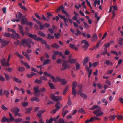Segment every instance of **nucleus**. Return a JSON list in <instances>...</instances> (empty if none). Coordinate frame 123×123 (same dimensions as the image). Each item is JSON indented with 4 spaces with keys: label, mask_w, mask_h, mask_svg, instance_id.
Segmentation results:
<instances>
[{
    "label": "nucleus",
    "mask_w": 123,
    "mask_h": 123,
    "mask_svg": "<svg viewBox=\"0 0 123 123\" xmlns=\"http://www.w3.org/2000/svg\"><path fill=\"white\" fill-rule=\"evenodd\" d=\"M34 92L33 95L35 96H38L40 94V93H39L40 92H45L46 91L44 87H43L40 89L39 90V87H33Z\"/></svg>",
    "instance_id": "nucleus-1"
},
{
    "label": "nucleus",
    "mask_w": 123,
    "mask_h": 123,
    "mask_svg": "<svg viewBox=\"0 0 123 123\" xmlns=\"http://www.w3.org/2000/svg\"><path fill=\"white\" fill-rule=\"evenodd\" d=\"M22 40L23 43H25L26 45L30 49L31 48V46L30 43H31L32 45H33L34 44V42L32 41L31 39L30 38H28L27 40H26L25 38L22 39Z\"/></svg>",
    "instance_id": "nucleus-2"
},
{
    "label": "nucleus",
    "mask_w": 123,
    "mask_h": 123,
    "mask_svg": "<svg viewBox=\"0 0 123 123\" xmlns=\"http://www.w3.org/2000/svg\"><path fill=\"white\" fill-rule=\"evenodd\" d=\"M101 107H100L94 110L93 112V113L97 117L101 116L103 114V113L102 111H100L101 110Z\"/></svg>",
    "instance_id": "nucleus-3"
},
{
    "label": "nucleus",
    "mask_w": 123,
    "mask_h": 123,
    "mask_svg": "<svg viewBox=\"0 0 123 123\" xmlns=\"http://www.w3.org/2000/svg\"><path fill=\"white\" fill-rule=\"evenodd\" d=\"M50 96L53 100L55 101H59L61 100L62 99V97L58 96H55L53 94H51Z\"/></svg>",
    "instance_id": "nucleus-4"
},
{
    "label": "nucleus",
    "mask_w": 123,
    "mask_h": 123,
    "mask_svg": "<svg viewBox=\"0 0 123 123\" xmlns=\"http://www.w3.org/2000/svg\"><path fill=\"white\" fill-rule=\"evenodd\" d=\"M63 62L62 64L63 68H62L61 69V70L62 71L67 68H69L70 67L69 65L67 64V61L66 60H63Z\"/></svg>",
    "instance_id": "nucleus-5"
},
{
    "label": "nucleus",
    "mask_w": 123,
    "mask_h": 123,
    "mask_svg": "<svg viewBox=\"0 0 123 123\" xmlns=\"http://www.w3.org/2000/svg\"><path fill=\"white\" fill-rule=\"evenodd\" d=\"M39 26L40 27V29L42 30L44 29L45 27L47 28L50 27V25L49 24L47 23H45L44 25H43L41 23Z\"/></svg>",
    "instance_id": "nucleus-6"
},
{
    "label": "nucleus",
    "mask_w": 123,
    "mask_h": 123,
    "mask_svg": "<svg viewBox=\"0 0 123 123\" xmlns=\"http://www.w3.org/2000/svg\"><path fill=\"white\" fill-rule=\"evenodd\" d=\"M44 75L46 76L49 77L52 80L53 82H55L56 80H55V78L54 76H52L50 74L48 73L46 71L44 73Z\"/></svg>",
    "instance_id": "nucleus-7"
},
{
    "label": "nucleus",
    "mask_w": 123,
    "mask_h": 123,
    "mask_svg": "<svg viewBox=\"0 0 123 123\" xmlns=\"http://www.w3.org/2000/svg\"><path fill=\"white\" fill-rule=\"evenodd\" d=\"M11 37L16 39L20 38V36L17 33L15 32V33L13 34H11Z\"/></svg>",
    "instance_id": "nucleus-8"
},
{
    "label": "nucleus",
    "mask_w": 123,
    "mask_h": 123,
    "mask_svg": "<svg viewBox=\"0 0 123 123\" xmlns=\"http://www.w3.org/2000/svg\"><path fill=\"white\" fill-rule=\"evenodd\" d=\"M6 59L4 58H3L1 61V63L2 66L5 67H9L10 64L6 62Z\"/></svg>",
    "instance_id": "nucleus-9"
},
{
    "label": "nucleus",
    "mask_w": 123,
    "mask_h": 123,
    "mask_svg": "<svg viewBox=\"0 0 123 123\" xmlns=\"http://www.w3.org/2000/svg\"><path fill=\"white\" fill-rule=\"evenodd\" d=\"M1 42L2 43L1 46L3 47L7 45L9 43V41L4 39H2L1 41Z\"/></svg>",
    "instance_id": "nucleus-10"
},
{
    "label": "nucleus",
    "mask_w": 123,
    "mask_h": 123,
    "mask_svg": "<svg viewBox=\"0 0 123 123\" xmlns=\"http://www.w3.org/2000/svg\"><path fill=\"white\" fill-rule=\"evenodd\" d=\"M24 34H25L26 35L29 36L31 38H34L35 37H37V36L36 35H33L31 34L28 32L27 31H25L24 32Z\"/></svg>",
    "instance_id": "nucleus-11"
},
{
    "label": "nucleus",
    "mask_w": 123,
    "mask_h": 123,
    "mask_svg": "<svg viewBox=\"0 0 123 123\" xmlns=\"http://www.w3.org/2000/svg\"><path fill=\"white\" fill-rule=\"evenodd\" d=\"M21 23L22 25L27 24V18L25 16H23L21 19Z\"/></svg>",
    "instance_id": "nucleus-12"
},
{
    "label": "nucleus",
    "mask_w": 123,
    "mask_h": 123,
    "mask_svg": "<svg viewBox=\"0 0 123 123\" xmlns=\"http://www.w3.org/2000/svg\"><path fill=\"white\" fill-rule=\"evenodd\" d=\"M1 122L2 123H4L5 122H6L8 123L12 122L9 119L6 118L5 116L3 117L1 120Z\"/></svg>",
    "instance_id": "nucleus-13"
},
{
    "label": "nucleus",
    "mask_w": 123,
    "mask_h": 123,
    "mask_svg": "<svg viewBox=\"0 0 123 123\" xmlns=\"http://www.w3.org/2000/svg\"><path fill=\"white\" fill-rule=\"evenodd\" d=\"M98 38V37L97 34L96 33H94L92 37V42H95L97 40Z\"/></svg>",
    "instance_id": "nucleus-14"
},
{
    "label": "nucleus",
    "mask_w": 123,
    "mask_h": 123,
    "mask_svg": "<svg viewBox=\"0 0 123 123\" xmlns=\"http://www.w3.org/2000/svg\"><path fill=\"white\" fill-rule=\"evenodd\" d=\"M89 60V58L88 56H86L83 59V65L84 66L86 65Z\"/></svg>",
    "instance_id": "nucleus-15"
},
{
    "label": "nucleus",
    "mask_w": 123,
    "mask_h": 123,
    "mask_svg": "<svg viewBox=\"0 0 123 123\" xmlns=\"http://www.w3.org/2000/svg\"><path fill=\"white\" fill-rule=\"evenodd\" d=\"M18 25V29L19 30L20 32L21 33L22 36H24V34L23 29V27L19 24Z\"/></svg>",
    "instance_id": "nucleus-16"
},
{
    "label": "nucleus",
    "mask_w": 123,
    "mask_h": 123,
    "mask_svg": "<svg viewBox=\"0 0 123 123\" xmlns=\"http://www.w3.org/2000/svg\"><path fill=\"white\" fill-rule=\"evenodd\" d=\"M19 111V109L17 107L13 108L11 110V111L13 113H14V114H15L17 112Z\"/></svg>",
    "instance_id": "nucleus-17"
},
{
    "label": "nucleus",
    "mask_w": 123,
    "mask_h": 123,
    "mask_svg": "<svg viewBox=\"0 0 123 123\" xmlns=\"http://www.w3.org/2000/svg\"><path fill=\"white\" fill-rule=\"evenodd\" d=\"M76 61V59H72L69 58L68 59V62L71 64L75 63Z\"/></svg>",
    "instance_id": "nucleus-18"
},
{
    "label": "nucleus",
    "mask_w": 123,
    "mask_h": 123,
    "mask_svg": "<svg viewBox=\"0 0 123 123\" xmlns=\"http://www.w3.org/2000/svg\"><path fill=\"white\" fill-rule=\"evenodd\" d=\"M53 53L55 55H59L60 56H61L63 55V54L62 53L58 51H53Z\"/></svg>",
    "instance_id": "nucleus-19"
},
{
    "label": "nucleus",
    "mask_w": 123,
    "mask_h": 123,
    "mask_svg": "<svg viewBox=\"0 0 123 123\" xmlns=\"http://www.w3.org/2000/svg\"><path fill=\"white\" fill-rule=\"evenodd\" d=\"M23 16H22V13L19 12L18 13V15L17 14H16V17L17 18H18L21 19V18H22V17Z\"/></svg>",
    "instance_id": "nucleus-20"
},
{
    "label": "nucleus",
    "mask_w": 123,
    "mask_h": 123,
    "mask_svg": "<svg viewBox=\"0 0 123 123\" xmlns=\"http://www.w3.org/2000/svg\"><path fill=\"white\" fill-rule=\"evenodd\" d=\"M45 111V110L40 111H39L37 113V115L39 118H41V115Z\"/></svg>",
    "instance_id": "nucleus-21"
},
{
    "label": "nucleus",
    "mask_w": 123,
    "mask_h": 123,
    "mask_svg": "<svg viewBox=\"0 0 123 123\" xmlns=\"http://www.w3.org/2000/svg\"><path fill=\"white\" fill-rule=\"evenodd\" d=\"M25 110H26L25 113H30L31 112V111L32 110V108L31 107L30 108H25Z\"/></svg>",
    "instance_id": "nucleus-22"
},
{
    "label": "nucleus",
    "mask_w": 123,
    "mask_h": 123,
    "mask_svg": "<svg viewBox=\"0 0 123 123\" xmlns=\"http://www.w3.org/2000/svg\"><path fill=\"white\" fill-rule=\"evenodd\" d=\"M61 83V84L64 85H65L68 82L67 80L65 81V79H62L60 82Z\"/></svg>",
    "instance_id": "nucleus-23"
},
{
    "label": "nucleus",
    "mask_w": 123,
    "mask_h": 123,
    "mask_svg": "<svg viewBox=\"0 0 123 123\" xmlns=\"http://www.w3.org/2000/svg\"><path fill=\"white\" fill-rule=\"evenodd\" d=\"M104 64H106L107 66H109V65L112 66L113 65V63L111 62H110L108 60H107L105 61V62L104 63Z\"/></svg>",
    "instance_id": "nucleus-24"
},
{
    "label": "nucleus",
    "mask_w": 123,
    "mask_h": 123,
    "mask_svg": "<svg viewBox=\"0 0 123 123\" xmlns=\"http://www.w3.org/2000/svg\"><path fill=\"white\" fill-rule=\"evenodd\" d=\"M22 120L23 119L22 118H19L17 119L14 118V120H13V121L16 123H18L22 122Z\"/></svg>",
    "instance_id": "nucleus-25"
},
{
    "label": "nucleus",
    "mask_w": 123,
    "mask_h": 123,
    "mask_svg": "<svg viewBox=\"0 0 123 123\" xmlns=\"http://www.w3.org/2000/svg\"><path fill=\"white\" fill-rule=\"evenodd\" d=\"M89 45L90 44L87 42L82 47V48L83 49H87Z\"/></svg>",
    "instance_id": "nucleus-26"
},
{
    "label": "nucleus",
    "mask_w": 123,
    "mask_h": 123,
    "mask_svg": "<svg viewBox=\"0 0 123 123\" xmlns=\"http://www.w3.org/2000/svg\"><path fill=\"white\" fill-rule=\"evenodd\" d=\"M51 47L56 49H58L60 47V46L58 45L57 43H55L51 45Z\"/></svg>",
    "instance_id": "nucleus-27"
},
{
    "label": "nucleus",
    "mask_w": 123,
    "mask_h": 123,
    "mask_svg": "<svg viewBox=\"0 0 123 123\" xmlns=\"http://www.w3.org/2000/svg\"><path fill=\"white\" fill-rule=\"evenodd\" d=\"M82 36L84 37H86L87 38H90L91 37L90 35L88 34H87L86 35V34L84 32H83L82 33Z\"/></svg>",
    "instance_id": "nucleus-28"
},
{
    "label": "nucleus",
    "mask_w": 123,
    "mask_h": 123,
    "mask_svg": "<svg viewBox=\"0 0 123 123\" xmlns=\"http://www.w3.org/2000/svg\"><path fill=\"white\" fill-rule=\"evenodd\" d=\"M48 84L50 88L51 89H53L55 88V87L52 83L51 82H49L48 83Z\"/></svg>",
    "instance_id": "nucleus-29"
},
{
    "label": "nucleus",
    "mask_w": 123,
    "mask_h": 123,
    "mask_svg": "<svg viewBox=\"0 0 123 123\" xmlns=\"http://www.w3.org/2000/svg\"><path fill=\"white\" fill-rule=\"evenodd\" d=\"M61 104L59 102H58L56 105H55V107H56V108L58 110L61 107Z\"/></svg>",
    "instance_id": "nucleus-30"
},
{
    "label": "nucleus",
    "mask_w": 123,
    "mask_h": 123,
    "mask_svg": "<svg viewBox=\"0 0 123 123\" xmlns=\"http://www.w3.org/2000/svg\"><path fill=\"white\" fill-rule=\"evenodd\" d=\"M77 85V83L76 81H74L72 84V88H75Z\"/></svg>",
    "instance_id": "nucleus-31"
},
{
    "label": "nucleus",
    "mask_w": 123,
    "mask_h": 123,
    "mask_svg": "<svg viewBox=\"0 0 123 123\" xmlns=\"http://www.w3.org/2000/svg\"><path fill=\"white\" fill-rule=\"evenodd\" d=\"M50 61V60L47 59L44 60L43 62V64L45 65L48 64L49 63Z\"/></svg>",
    "instance_id": "nucleus-32"
},
{
    "label": "nucleus",
    "mask_w": 123,
    "mask_h": 123,
    "mask_svg": "<svg viewBox=\"0 0 123 123\" xmlns=\"http://www.w3.org/2000/svg\"><path fill=\"white\" fill-rule=\"evenodd\" d=\"M21 104L24 107H25L27 106L28 105V102L25 101L21 103Z\"/></svg>",
    "instance_id": "nucleus-33"
},
{
    "label": "nucleus",
    "mask_w": 123,
    "mask_h": 123,
    "mask_svg": "<svg viewBox=\"0 0 123 123\" xmlns=\"http://www.w3.org/2000/svg\"><path fill=\"white\" fill-rule=\"evenodd\" d=\"M13 80L19 83H21L22 82V81L16 77L14 78L13 79Z\"/></svg>",
    "instance_id": "nucleus-34"
},
{
    "label": "nucleus",
    "mask_w": 123,
    "mask_h": 123,
    "mask_svg": "<svg viewBox=\"0 0 123 123\" xmlns=\"http://www.w3.org/2000/svg\"><path fill=\"white\" fill-rule=\"evenodd\" d=\"M80 95L84 99H86L87 98V96L84 93H80Z\"/></svg>",
    "instance_id": "nucleus-35"
},
{
    "label": "nucleus",
    "mask_w": 123,
    "mask_h": 123,
    "mask_svg": "<svg viewBox=\"0 0 123 123\" xmlns=\"http://www.w3.org/2000/svg\"><path fill=\"white\" fill-rule=\"evenodd\" d=\"M4 93L6 96V97L8 98L9 97V95L10 93L7 91L5 90L4 91Z\"/></svg>",
    "instance_id": "nucleus-36"
},
{
    "label": "nucleus",
    "mask_w": 123,
    "mask_h": 123,
    "mask_svg": "<svg viewBox=\"0 0 123 123\" xmlns=\"http://www.w3.org/2000/svg\"><path fill=\"white\" fill-rule=\"evenodd\" d=\"M78 112L82 113L85 114L86 113L84 109L82 108H81L78 110Z\"/></svg>",
    "instance_id": "nucleus-37"
},
{
    "label": "nucleus",
    "mask_w": 123,
    "mask_h": 123,
    "mask_svg": "<svg viewBox=\"0 0 123 123\" xmlns=\"http://www.w3.org/2000/svg\"><path fill=\"white\" fill-rule=\"evenodd\" d=\"M116 116V115H111L109 117V118L110 120L113 121L115 119Z\"/></svg>",
    "instance_id": "nucleus-38"
},
{
    "label": "nucleus",
    "mask_w": 123,
    "mask_h": 123,
    "mask_svg": "<svg viewBox=\"0 0 123 123\" xmlns=\"http://www.w3.org/2000/svg\"><path fill=\"white\" fill-rule=\"evenodd\" d=\"M64 9V8L63 6V5H62L60 6L56 10V12H58L60 10H61L62 11V10H63Z\"/></svg>",
    "instance_id": "nucleus-39"
},
{
    "label": "nucleus",
    "mask_w": 123,
    "mask_h": 123,
    "mask_svg": "<svg viewBox=\"0 0 123 123\" xmlns=\"http://www.w3.org/2000/svg\"><path fill=\"white\" fill-rule=\"evenodd\" d=\"M54 36H51L50 34L48 33L47 34V38L49 39H51L54 38Z\"/></svg>",
    "instance_id": "nucleus-40"
},
{
    "label": "nucleus",
    "mask_w": 123,
    "mask_h": 123,
    "mask_svg": "<svg viewBox=\"0 0 123 123\" xmlns=\"http://www.w3.org/2000/svg\"><path fill=\"white\" fill-rule=\"evenodd\" d=\"M100 107L98 105H94L92 107L91 109H90V110H93L94 109H95L96 108L97 109L99 107Z\"/></svg>",
    "instance_id": "nucleus-41"
},
{
    "label": "nucleus",
    "mask_w": 123,
    "mask_h": 123,
    "mask_svg": "<svg viewBox=\"0 0 123 123\" xmlns=\"http://www.w3.org/2000/svg\"><path fill=\"white\" fill-rule=\"evenodd\" d=\"M69 86L68 85H67L65 87L63 93V94H65V93L68 91V89Z\"/></svg>",
    "instance_id": "nucleus-42"
},
{
    "label": "nucleus",
    "mask_w": 123,
    "mask_h": 123,
    "mask_svg": "<svg viewBox=\"0 0 123 123\" xmlns=\"http://www.w3.org/2000/svg\"><path fill=\"white\" fill-rule=\"evenodd\" d=\"M3 36L5 37H11V34H10L7 32H5Z\"/></svg>",
    "instance_id": "nucleus-43"
},
{
    "label": "nucleus",
    "mask_w": 123,
    "mask_h": 123,
    "mask_svg": "<svg viewBox=\"0 0 123 123\" xmlns=\"http://www.w3.org/2000/svg\"><path fill=\"white\" fill-rule=\"evenodd\" d=\"M34 39L36 41H42V40H43V39L42 38L39 37H35L34 38Z\"/></svg>",
    "instance_id": "nucleus-44"
},
{
    "label": "nucleus",
    "mask_w": 123,
    "mask_h": 123,
    "mask_svg": "<svg viewBox=\"0 0 123 123\" xmlns=\"http://www.w3.org/2000/svg\"><path fill=\"white\" fill-rule=\"evenodd\" d=\"M69 112V111L68 110H66L64 111V110H63V111L62 112V115L63 117H64L66 114L68 113Z\"/></svg>",
    "instance_id": "nucleus-45"
},
{
    "label": "nucleus",
    "mask_w": 123,
    "mask_h": 123,
    "mask_svg": "<svg viewBox=\"0 0 123 123\" xmlns=\"http://www.w3.org/2000/svg\"><path fill=\"white\" fill-rule=\"evenodd\" d=\"M25 69L24 68L19 66V68L18 69V70L19 72H22L24 71Z\"/></svg>",
    "instance_id": "nucleus-46"
},
{
    "label": "nucleus",
    "mask_w": 123,
    "mask_h": 123,
    "mask_svg": "<svg viewBox=\"0 0 123 123\" xmlns=\"http://www.w3.org/2000/svg\"><path fill=\"white\" fill-rule=\"evenodd\" d=\"M15 54L18 57L20 58L21 59H23V58L24 57L23 56L21 55H20L18 52H16Z\"/></svg>",
    "instance_id": "nucleus-47"
},
{
    "label": "nucleus",
    "mask_w": 123,
    "mask_h": 123,
    "mask_svg": "<svg viewBox=\"0 0 123 123\" xmlns=\"http://www.w3.org/2000/svg\"><path fill=\"white\" fill-rule=\"evenodd\" d=\"M9 115L10 117L8 118L10 119L11 121L12 122L14 120V118L13 117L12 115L10 112H9Z\"/></svg>",
    "instance_id": "nucleus-48"
},
{
    "label": "nucleus",
    "mask_w": 123,
    "mask_h": 123,
    "mask_svg": "<svg viewBox=\"0 0 123 123\" xmlns=\"http://www.w3.org/2000/svg\"><path fill=\"white\" fill-rule=\"evenodd\" d=\"M33 20L34 21L36 22V23H37L38 24V25L39 26L41 23V22L40 21L38 20H37L35 18H33Z\"/></svg>",
    "instance_id": "nucleus-49"
},
{
    "label": "nucleus",
    "mask_w": 123,
    "mask_h": 123,
    "mask_svg": "<svg viewBox=\"0 0 123 123\" xmlns=\"http://www.w3.org/2000/svg\"><path fill=\"white\" fill-rule=\"evenodd\" d=\"M72 94L74 96H75L76 94V90L75 88H72Z\"/></svg>",
    "instance_id": "nucleus-50"
},
{
    "label": "nucleus",
    "mask_w": 123,
    "mask_h": 123,
    "mask_svg": "<svg viewBox=\"0 0 123 123\" xmlns=\"http://www.w3.org/2000/svg\"><path fill=\"white\" fill-rule=\"evenodd\" d=\"M38 34L42 37H44L45 36V34L43 33L41 31H39L38 32Z\"/></svg>",
    "instance_id": "nucleus-51"
},
{
    "label": "nucleus",
    "mask_w": 123,
    "mask_h": 123,
    "mask_svg": "<svg viewBox=\"0 0 123 123\" xmlns=\"http://www.w3.org/2000/svg\"><path fill=\"white\" fill-rule=\"evenodd\" d=\"M6 71L11 72L13 70V69L11 68H6L4 69Z\"/></svg>",
    "instance_id": "nucleus-52"
},
{
    "label": "nucleus",
    "mask_w": 123,
    "mask_h": 123,
    "mask_svg": "<svg viewBox=\"0 0 123 123\" xmlns=\"http://www.w3.org/2000/svg\"><path fill=\"white\" fill-rule=\"evenodd\" d=\"M116 117H117L118 119V120H122L123 119V116L121 115H119L118 116H117Z\"/></svg>",
    "instance_id": "nucleus-53"
},
{
    "label": "nucleus",
    "mask_w": 123,
    "mask_h": 123,
    "mask_svg": "<svg viewBox=\"0 0 123 123\" xmlns=\"http://www.w3.org/2000/svg\"><path fill=\"white\" fill-rule=\"evenodd\" d=\"M35 82V83H37L39 84H41L42 83V80H39L37 79L36 80Z\"/></svg>",
    "instance_id": "nucleus-54"
},
{
    "label": "nucleus",
    "mask_w": 123,
    "mask_h": 123,
    "mask_svg": "<svg viewBox=\"0 0 123 123\" xmlns=\"http://www.w3.org/2000/svg\"><path fill=\"white\" fill-rule=\"evenodd\" d=\"M5 77V78L7 81H8V80L10 79V77L8 74L5 73L4 74Z\"/></svg>",
    "instance_id": "nucleus-55"
},
{
    "label": "nucleus",
    "mask_w": 123,
    "mask_h": 123,
    "mask_svg": "<svg viewBox=\"0 0 123 123\" xmlns=\"http://www.w3.org/2000/svg\"><path fill=\"white\" fill-rule=\"evenodd\" d=\"M68 100L67 102V104L69 105H71L72 104L71 101L70 100V98L69 97L68 98Z\"/></svg>",
    "instance_id": "nucleus-56"
},
{
    "label": "nucleus",
    "mask_w": 123,
    "mask_h": 123,
    "mask_svg": "<svg viewBox=\"0 0 123 123\" xmlns=\"http://www.w3.org/2000/svg\"><path fill=\"white\" fill-rule=\"evenodd\" d=\"M24 64L27 68L29 69L30 68V66L27 63L25 62Z\"/></svg>",
    "instance_id": "nucleus-57"
},
{
    "label": "nucleus",
    "mask_w": 123,
    "mask_h": 123,
    "mask_svg": "<svg viewBox=\"0 0 123 123\" xmlns=\"http://www.w3.org/2000/svg\"><path fill=\"white\" fill-rule=\"evenodd\" d=\"M58 122L59 123H65L64 120L62 118H61L58 120Z\"/></svg>",
    "instance_id": "nucleus-58"
},
{
    "label": "nucleus",
    "mask_w": 123,
    "mask_h": 123,
    "mask_svg": "<svg viewBox=\"0 0 123 123\" xmlns=\"http://www.w3.org/2000/svg\"><path fill=\"white\" fill-rule=\"evenodd\" d=\"M41 20L42 19L44 20H47V21H49V19H47L43 15H42V16Z\"/></svg>",
    "instance_id": "nucleus-59"
},
{
    "label": "nucleus",
    "mask_w": 123,
    "mask_h": 123,
    "mask_svg": "<svg viewBox=\"0 0 123 123\" xmlns=\"http://www.w3.org/2000/svg\"><path fill=\"white\" fill-rule=\"evenodd\" d=\"M59 19V17L57 16H56L55 17H54L53 18V20H56L57 21H58Z\"/></svg>",
    "instance_id": "nucleus-60"
},
{
    "label": "nucleus",
    "mask_w": 123,
    "mask_h": 123,
    "mask_svg": "<svg viewBox=\"0 0 123 123\" xmlns=\"http://www.w3.org/2000/svg\"><path fill=\"white\" fill-rule=\"evenodd\" d=\"M55 79V80H56V81L55 82H56L57 81L60 82L62 79L60 78L59 77L57 76L56 77Z\"/></svg>",
    "instance_id": "nucleus-61"
},
{
    "label": "nucleus",
    "mask_w": 123,
    "mask_h": 123,
    "mask_svg": "<svg viewBox=\"0 0 123 123\" xmlns=\"http://www.w3.org/2000/svg\"><path fill=\"white\" fill-rule=\"evenodd\" d=\"M111 45V43H108L107 44H104V46L105 47V48H107L108 47L110 46Z\"/></svg>",
    "instance_id": "nucleus-62"
},
{
    "label": "nucleus",
    "mask_w": 123,
    "mask_h": 123,
    "mask_svg": "<svg viewBox=\"0 0 123 123\" xmlns=\"http://www.w3.org/2000/svg\"><path fill=\"white\" fill-rule=\"evenodd\" d=\"M40 79L41 80H47V77L44 76L41 77Z\"/></svg>",
    "instance_id": "nucleus-63"
},
{
    "label": "nucleus",
    "mask_w": 123,
    "mask_h": 123,
    "mask_svg": "<svg viewBox=\"0 0 123 123\" xmlns=\"http://www.w3.org/2000/svg\"><path fill=\"white\" fill-rule=\"evenodd\" d=\"M35 14L36 16L39 20H41V17L39 16L38 14L36 13H35Z\"/></svg>",
    "instance_id": "nucleus-64"
}]
</instances>
